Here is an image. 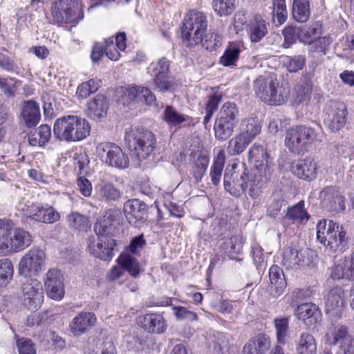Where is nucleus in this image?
Listing matches in <instances>:
<instances>
[{
	"label": "nucleus",
	"instance_id": "obj_17",
	"mask_svg": "<svg viewBox=\"0 0 354 354\" xmlns=\"http://www.w3.org/2000/svg\"><path fill=\"white\" fill-rule=\"evenodd\" d=\"M321 205L331 212H337L345 209L344 198L334 187H327L319 193Z\"/></svg>",
	"mask_w": 354,
	"mask_h": 354
},
{
	"label": "nucleus",
	"instance_id": "obj_21",
	"mask_svg": "<svg viewBox=\"0 0 354 354\" xmlns=\"http://www.w3.org/2000/svg\"><path fill=\"white\" fill-rule=\"evenodd\" d=\"M317 165L311 158L297 160L292 167L293 174L299 178L311 181L317 178Z\"/></svg>",
	"mask_w": 354,
	"mask_h": 354
},
{
	"label": "nucleus",
	"instance_id": "obj_60",
	"mask_svg": "<svg viewBox=\"0 0 354 354\" xmlns=\"http://www.w3.org/2000/svg\"><path fill=\"white\" fill-rule=\"evenodd\" d=\"M289 320L287 317L277 318L274 319V326L277 330V337L279 343H285V338L288 332Z\"/></svg>",
	"mask_w": 354,
	"mask_h": 354
},
{
	"label": "nucleus",
	"instance_id": "obj_9",
	"mask_svg": "<svg viewBox=\"0 0 354 354\" xmlns=\"http://www.w3.org/2000/svg\"><path fill=\"white\" fill-rule=\"evenodd\" d=\"M100 160L110 167L118 169L128 167L129 161L122 149L113 142H101L96 147Z\"/></svg>",
	"mask_w": 354,
	"mask_h": 354
},
{
	"label": "nucleus",
	"instance_id": "obj_54",
	"mask_svg": "<svg viewBox=\"0 0 354 354\" xmlns=\"http://www.w3.org/2000/svg\"><path fill=\"white\" fill-rule=\"evenodd\" d=\"M187 115L180 114L171 106H167L164 111L165 120L170 125L176 127L188 119Z\"/></svg>",
	"mask_w": 354,
	"mask_h": 354
},
{
	"label": "nucleus",
	"instance_id": "obj_42",
	"mask_svg": "<svg viewBox=\"0 0 354 354\" xmlns=\"http://www.w3.org/2000/svg\"><path fill=\"white\" fill-rule=\"evenodd\" d=\"M297 350L298 354H316L317 346L314 337L308 333H302L298 340Z\"/></svg>",
	"mask_w": 354,
	"mask_h": 354
},
{
	"label": "nucleus",
	"instance_id": "obj_13",
	"mask_svg": "<svg viewBox=\"0 0 354 354\" xmlns=\"http://www.w3.org/2000/svg\"><path fill=\"white\" fill-rule=\"evenodd\" d=\"M115 246V240L104 235L90 236L87 240V248L89 252L104 261L112 258Z\"/></svg>",
	"mask_w": 354,
	"mask_h": 354
},
{
	"label": "nucleus",
	"instance_id": "obj_62",
	"mask_svg": "<svg viewBox=\"0 0 354 354\" xmlns=\"http://www.w3.org/2000/svg\"><path fill=\"white\" fill-rule=\"evenodd\" d=\"M234 301L221 299L212 302V308L221 314H231L234 309Z\"/></svg>",
	"mask_w": 354,
	"mask_h": 354
},
{
	"label": "nucleus",
	"instance_id": "obj_4",
	"mask_svg": "<svg viewBox=\"0 0 354 354\" xmlns=\"http://www.w3.org/2000/svg\"><path fill=\"white\" fill-rule=\"evenodd\" d=\"M125 144L129 149L139 159L147 158L154 151L156 145L155 135L143 129H131L126 133Z\"/></svg>",
	"mask_w": 354,
	"mask_h": 354
},
{
	"label": "nucleus",
	"instance_id": "obj_26",
	"mask_svg": "<svg viewBox=\"0 0 354 354\" xmlns=\"http://www.w3.org/2000/svg\"><path fill=\"white\" fill-rule=\"evenodd\" d=\"M30 218L37 222L51 224L59 221L60 215L52 206H35L30 209Z\"/></svg>",
	"mask_w": 354,
	"mask_h": 354
},
{
	"label": "nucleus",
	"instance_id": "obj_3",
	"mask_svg": "<svg viewBox=\"0 0 354 354\" xmlns=\"http://www.w3.org/2000/svg\"><path fill=\"white\" fill-rule=\"evenodd\" d=\"M256 95L269 105H281L286 101V88L272 75L260 76L254 82Z\"/></svg>",
	"mask_w": 354,
	"mask_h": 354
},
{
	"label": "nucleus",
	"instance_id": "obj_63",
	"mask_svg": "<svg viewBox=\"0 0 354 354\" xmlns=\"http://www.w3.org/2000/svg\"><path fill=\"white\" fill-rule=\"evenodd\" d=\"M99 339L97 346L101 350V354H116V348L111 337L104 336Z\"/></svg>",
	"mask_w": 354,
	"mask_h": 354
},
{
	"label": "nucleus",
	"instance_id": "obj_8",
	"mask_svg": "<svg viewBox=\"0 0 354 354\" xmlns=\"http://www.w3.org/2000/svg\"><path fill=\"white\" fill-rule=\"evenodd\" d=\"M248 159L254 164L251 171L260 178L257 184H266L272 173L266 151L261 145L254 144L248 152Z\"/></svg>",
	"mask_w": 354,
	"mask_h": 354
},
{
	"label": "nucleus",
	"instance_id": "obj_43",
	"mask_svg": "<svg viewBox=\"0 0 354 354\" xmlns=\"http://www.w3.org/2000/svg\"><path fill=\"white\" fill-rule=\"evenodd\" d=\"M70 228L79 232H86L91 228L88 218L78 212H72L67 216Z\"/></svg>",
	"mask_w": 354,
	"mask_h": 354
},
{
	"label": "nucleus",
	"instance_id": "obj_16",
	"mask_svg": "<svg viewBox=\"0 0 354 354\" xmlns=\"http://www.w3.org/2000/svg\"><path fill=\"white\" fill-rule=\"evenodd\" d=\"M344 307V292L341 287H334L328 292L325 299L326 313L331 320L342 317Z\"/></svg>",
	"mask_w": 354,
	"mask_h": 354
},
{
	"label": "nucleus",
	"instance_id": "obj_49",
	"mask_svg": "<svg viewBox=\"0 0 354 354\" xmlns=\"http://www.w3.org/2000/svg\"><path fill=\"white\" fill-rule=\"evenodd\" d=\"M295 313L299 319L317 320L316 316L319 314V312L317 307L314 304L305 303L298 306Z\"/></svg>",
	"mask_w": 354,
	"mask_h": 354
},
{
	"label": "nucleus",
	"instance_id": "obj_7",
	"mask_svg": "<svg viewBox=\"0 0 354 354\" xmlns=\"http://www.w3.org/2000/svg\"><path fill=\"white\" fill-rule=\"evenodd\" d=\"M53 22L59 25L77 24L84 17L79 0H57L51 6Z\"/></svg>",
	"mask_w": 354,
	"mask_h": 354
},
{
	"label": "nucleus",
	"instance_id": "obj_15",
	"mask_svg": "<svg viewBox=\"0 0 354 354\" xmlns=\"http://www.w3.org/2000/svg\"><path fill=\"white\" fill-rule=\"evenodd\" d=\"M44 286L48 295L54 300H60L64 296V276L61 270L51 268L44 278Z\"/></svg>",
	"mask_w": 354,
	"mask_h": 354
},
{
	"label": "nucleus",
	"instance_id": "obj_53",
	"mask_svg": "<svg viewBox=\"0 0 354 354\" xmlns=\"http://www.w3.org/2000/svg\"><path fill=\"white\" fill-rule=\"evenodd\" d=\"M16 346L19 354H37L36 344L32 339L27 337H21L15 334Z\"/></svg>",
	"mask_w": 354,
	"mask_h": 354
},
{
	"label": "nucleus",
	"instance_id": "obj_14",
	"mask_svg": "<svg viewBox=\"0 0 354 354\" xmlns=\"http://www.w3.org/2000/svg\"><path fill=\"white\" fill-rule=\"evenodd\" d=\"M24 304L30 310H36L43 302V289L37 279L26 278L21 287Z\"/></svg>",
	"mask_w": 354,
	"mask_h": 354
},
{
	"label": "nucleus",
	"instance_id": "obj_56",
	"mask_svg": "<svg viewBox=\"0 0 354 354\" xmlns=\"http://www.w3.org/2000/svg\"><path fill=\"white\" fill-rule=\"evenodd\" d=\"M235 0H213L212 6L219 16L230 15L234 9Z\"/></svg>",
	"mask_w": 354,
	"mask_h": 354
},
{
	"label": "nucleus",
	"instance_id": "obj_33",
	"mask_svg": "<svg viewBox=\"0 0 354 354\" xmlns=\"http://www.w3.org/2000/svg\"><path fill=\"white\" fill-rule=\"evenodd\" d=\"M330 277L333 279H354V261L344 259L335 265L331 270Z\"/></svg>",
	"mask_w": 354,
	"mask_h": 354
},
{
	"label": "nucleus",
	"instance_id": "obj_51",
	"mask_svg": "<svg viewBox=\"0 0 354 354\" xmlns=\"http://www.w3.org/2000/svg\"><path fill=\"white\" fill-rule=\"evenodd\" d=\"M169 68V61L165 57H162L158 62H152L148 69L151 76H161L170 75Z\"/></svg>",
	"mask_w": 354,
	"mask_h": 354
},
{
	"label": "nucleus",
	"instance_id": "obj_58",
	"mask_svg": "<svg viewBox=\"0 0 354 354\" xmlns=\"http://www.w3.org/2000/svg\"><path fill=\"white\" fill-rule=\"evenodd\" d=\"M243 247V242L239 236H232L225 243V250L232 258L241 253Z\"/></svg>",
	"mask_w": 354,
	"mask_h": 354
},
{
	"label": "nucleus",
	"instance_id": "obj_1",
	"mask_svg": "<svg viewBox=\"0 0 354 354\" xmlns=\"http://www.w3.org/2000/svg\"><path fill=\"white\" fill-rule=\"evenodd\" d=\"M260 178L246 168L245 164L233 165L224 174L223 184L225 190L235 197H239L248 189V194L253 198H257L261 189L266 184L257 185Z\"/></svg>",
	"mask_w": 354,
	"mask_h": 354
},
{
	"label": "nucleus",
	"instance_id": "obj_50",
	"mask_svg": "<svg viewBox=\"0 0 354 354\" xmlns=\"http://www.w3.org/2000/svg\"><path fill=\"white\" fill-rule=\"evenodd\" d=\"M14 274V267L8 259L0 260V286H6L12 280Z\"/></svg>",
	"mask_w": 354,
	"mask_h": 354
},
{
	"label": "nucleus",
	"instance_id": "obj_32",
	"mask_svg": "<svg viewBox=\"0 0 354 354\" xmlns=\"http://www.w3.org/2000/svg\"><path fill=\"white\" fill-rule=\"evenodd\" d=\"M71 132L73 137L71 141H80L86 138L90 133L91 127L85 119L76 115H71Z\"/></svg>",
	"mask_w": 354,
	"mask_h": 354
},
{
	"label": "nucleus",
	"instance_id": "obj_6",
	"mask_svg": "<svg viewBox=\"0 0 354 354\" xmlns=\"http://www.w3.org/2000/svg\"><path fill=\"white\" fill-rule=\"evenodd\" d=\"M239 110L234 102L224 103L214 123L215 138L222 141L228 139L239 123Z\"/></svg>",
	"mask_w": 354,
	"mask_h": 354
},
{
	"label": "nucleus",
	"instance_id": "obj_40",
	"mask_svg": "<svg viewBox=\"0 0 354 354\" xmlns=\"http://www.w3.org/2000/svg\"><path fill=\"white\" fill-rule=\"evenodd\" d=\"M152 77L151 84L155 91L161 93L174 92L177 87L176 82L170 75L161 76L156 75Z\"/></svg>",
	"mask_w": 354,
	"mask_h": 354
},
{
	"label": "nucleus",
	"instance_id": "obj_2",
	"mask_svg": "<svg viewBox=\"0 0 354 354\" xmlns=\"http://www.w3.org/2000/svg\"><path fill=\"white\" fill-rule=\"evenodd\" d=\"M317 239L329 252H343L348 245L346 232L334 221L322 220L317 225Z\"/></svg>",
	"mask_w": 354,
	"mask_h": 354
},
{
	"label": "nucleus",
	"instance_id": "obj_41",
	"mask_svg": "<svg viewBox=\"0 0 354 354\" xmlns=\"http://www.w3.org/2000/svg\"><path fill=\"white\" fill-rule=\"evenodd\" d=\"M286 217L291 220L292 223L300 224L306 223L310 218V215L304 208V201H301L297 204L289 207Z\"/></svg>",
	"mask_w": 354,
	"mask_h": 354
},
{
	"label": "nucleus",
	"instance_id": "obj_57",
	"mask_svg": "<svg viewBox=\"0 0 354 354\" xmlns=\"http://www.w3.org/2000/svg\"><path fill=\"white\" fill-rule=\"evenodd\" d=\"M284 37L283 46L289 48L296 43L297 39L299 40V28L293 26H286L282 31Z\"/></svg>",
	"mask_w": 354,
	"mask_h": 354
},
{
	"label": "nucleus",
	"instance_id": "obj_55",
	"mask_svg": "<svg viewBox=\"0 0 354 354\" xmlns=\"http://www.w3.org/2000/svg\"><path fill=\"white\" fill-rule=\"evenodd\" d=\"M240 53V50L236 46L227 48L223 56L221 57L219 63L224 66H230L235 64Z\"/></svg>",
	"mask_w": 354,
	"mask_h": 354
},
{
	"label": "nucleus",
	"instance_id": "obj_64",
	"mask_svg": "<svg viewBox=\"0 0 354 354\" xmlns=\"http://www.w3.org/2000/svg\"><path fill=\"white\" fill-rule=\"evenodd\" d=\"M305 62L304 56L297 55L295 57H288L284 64L289 72L293 73L301 69Z\"/></svg>",
	"mask_w": 354,
	"mask_h": 354
},
{
	"label": "nucleus",
	"instance_id": "obj_45",
	"mask_svg": "<svg viewBox=\"0 0 354 354\" xmlns=\"http://www.w3.org/2000/svg\"><path fill=\"white\" fill-rule=\"evenodd\" d=\"M303 261V256L301 252L292 247H288L284 249L282 263L286 266L287 268H295Z\"/></svg>",
	"mask_w": 354,
	"mask_h": 354
},
{
	"label": "nucleus",
	"instance_id": "obj_12",
	"mask_svg": "<svg viewBox=\"0 0 354 354\" xmlns=\"http://www.w3.org/2000/svg\"><path fill=\"white\" fill-rule=\"evenodd\" d=\"M149 206L138 198L127 200L123 205V212L128 223L140 228L148 219Z\"/></svg>",
	"mask_w": 354,
	"mask_h": 354
},
{
	"label": "nucleus",
	"instance_id": "obj_25",
	"mask_svg": "<svg viewBox=\"0 0 354 354\" xmlns=\"http://www.w3.org/2000/svg\"><path fill=\"white\" fill-rule=\"evenodd\" d=\"M21 117L28 128L37 126L41 118L39 104L33 100L25 101L21 108Z\"/></svg>",
	"mask_w": 354,
	"mask_h": 354
},
{
	"label": "nucleus",
	"instance_id": "obj_34",
	"mask_svg": "<svg viewBox=\"0 0 354 354\" xmlns=\"http://www.w3.org/2000/svg\"><path fill=\"white\" fill-rule=\"evenodd\" d=\"M209 345L212 348L214 354H228L230 350V344L225 335L221 332H214L209 334Z\"/></svg>",
	"mask_w": 354,
	"mask_h": 354
},
{
	"label": "nucleus",
	"instance_id": "obj_30",
	"mask_svg": "<svg viewBox=\"0 0 354 354\" xmlns=\"http://www.w3.org/2000/svg\"><path fill=\"white\" fill-rule=\"evenodd\" d=\"M88 115L94 120L104 118L109 109L107 98L103 95H96L88 102Z\"/></svg>",
	"mask_w": 354,
	"mask_h": 354
},
{
	"label": "nucleus",
	"instance_id": "obj_52",
	"mask_svg": "<svg viewBox=\"0 0 354 354\" xmlns=\"http://www.w3.org/2000/svg\"><path fill=\"white\" fill-rule=\"evenodd\" d=\"M209 164V158L207 156L200 154L192 167V174L196 183L200 182L207 171Z\"/></svg>",
	"mask_w": 354,
	"mask_h": 354
},
{
	"label": "nucleus",
	"instance_id": "obj_19",
	"mask_svg": "<svg viewBox=\"0 0 354 354\" xmlns=\"http://www.w3.org/2000/svg\"><path fill=\"white\" fill-rule=\"evenodd\" d=\"M96 320L94 313L82 311L71 321L70 324L71 331L75 336H80L93 326Z\"/></svg>",
	"mask_w": 354,
	"mask_h": 354
},
{
	"label": "nucleus",
	"instance_id": "obj_35",
	"mask_svg": "<svg viewBox=\"0 0 354 354\" xmlns=\"http://www.w3.org/2000/svg\"><path fill=\"white\" fill-rule=\"evenodd\" d=\"M71 115L64 116L56 120L54 124L53 133L55 136L59 140L71 141Z\"/></svg>",
	"mask_w": 354,
	"mask_h": 354
},
{
	"label": "nucleus",
	"instance_id": "obj_22",
	"mask_svg": "<svg viewBox=\"0 0 354 354\" xmlns=\"http://www.w3.org/2000/svg\"><path fill=\"white\" fill-rule=\"evenodd\" d=\"M312 91L311 75L306 73L301 77L299 83L295 87L294 105L296 107L300 105H307L310 101Z\"/></svg>",
	"mask_w": 354,
	"mask_h": 354
},
{
	"label": "nucleus",
	"instance_id": "obj_18",
	"mask_svg": "<svg viewBox=\"0 0 354 354\" xmlns=\"http://www.w3.org/2000/svg\"><path fill=\"white\" fill-rule=\"evenodd\" d=\"M269 277L270 283L267 291L271 297L277 298L283 294L287 285L282 269L277 265L272 266Z\"/></svg>",
	"mask_w": 354,
	"mask_h": 354
},
{
	"label": "nucleus",
	"instance_id": "obj_23",
	"mask_svg": "<svg viewBox=\"0 0 354 354\" xmlns=\"http://www.w3.org/2000/svg\"><path fill=\"white\" fill-rule=\"evenodd\" d=\"M141 327L147 333L160 334L167 327L163 316L158 313H148L140 318Z\"/></svg>",
	"mask_w": 354,
	"mask_h": 354
},
{
	"label": "nucleus",
	"instance_id": "obj_47",
	"mask_svg": "<svg viewBox=\"0 0 354 354\" xmlns=\"http://www.w3.org/2000/svg\"><path fill=\"white\" fill-rule=\"evenodd\" d=\"M241 132L240 134H243V136L250 138L252 141L260 133L261 126L255 118H248L241 122Z\"/></svg>",
	"mask_w": 354,
	"mask_h": 354
},
{
	"label": "nucleus",
	"instance_id": "obj_37",
	"mask_svg": "<svg viewBox=\"0 0 354 354\" xmlns=\"http://www.w3.org/2000/svg\"><path fill=\"white\" fill-rule=\"evenodd\" d=\"M122 192L112 183L99 185L97 195L101 201L106 203L118 201L122 197Z\"/></svg>",
	"mask_w": 354,
	"mask_h": 354
},
{
	"label": "nucleus",
	"instance_id": "obj_29",
	"mask_svg": "<svg viewBox=\"0 0 354 354\" xmlns=\"http://www.w3.org/2000/svg\"><path fill=\"white\" fill-rule=\"evenodd\" d=\"M333 321H335V319H333L332 322ZM351 336L346 326L339 324H335L332 323L326 333L325 338L326 342L328 345L335 346L337 344L341 345L342 343L348 340Z\"/></svg>",
	"mask_w": 354,
	"mask_h": 354
},
{
	"label": "nucleus",
	"instance_id": "obj_38",
	"mask_svg": "<svg viewBox=\"0 0 354 354\" xmlns=\"http://www.w3.org/2000/svg\"><path fill=\"white\" fill-rule=\"evenodd\" d=\"M118 262L132 277H136L140 272V263L133 254L123 252L118 258Z\"/></svg>",
	"mask_w": 354,
	"mask_h": 354
},
{
	"label": "nucleus",
	"instance_id": "obj_28",
	"mask_svg": "<svg viewBox=\"0 0 354 354\" xmlns=\"http://www.w3.org/2000/svg\"><path fill=\"white\" fill-rule=\"evenodd\" d=\"M270 339L259 334L250 339L243 347L244 354H265L270 348Z\"/></svg>",
	"mask_w": 354,
	"mask_h": 354
},
{
	"label": "nucleus",
	"instance_id": "obj_48",
	"mask_svg": "<svg viewBox=\"0 0 354 354\" xmlns=\"http://www.w3.org/2000/svg\"><path fill=\"white\" fill-rule=\"evenodd\" d=\"M204 35L196 32V30H192L191 29L186 28L185 26H183L181 29V37L183 43L187 47L195 46L203 41L204 39Z\"/></svg>",
	"mask_w": 354,
	"mask_h": 354
},
{
	"label": "nucleus",
	"instance_id": "obj_5",
	"mask_svg": "<svg viewBox=\"0 0 354 354\" xmlns=\"http://www.w3.org/2000/svg\"><path fill=\"white\" fill-rule=\"evenodd\" d=\"M317 130L313 127L299 125L286 133V145L294 153L304 154L313 143L318 140Z\"/></svg>",
	"mask_w": 354,
	"mask_h": 354
},
{
	"label": "nucleus",
	"instance_id": "obj_36",
	"mask_svg": "<svg viewBox=\"0 0 354 354\" xmlns=\"http://www.w3.org/2000/svg\"><path fill=\"white\" fill-rule=\"evenodd\" d=\"M299 28V41L304 44H309L322 35V25L318 22H314L310 26H303Z\"/></svg>",
	"mask_w": 354,
	"mask_h": 354
},
{
	"label": "nucleus",
	"instance_id": "obj_24",
	"mask_svg": "<svg viewBox=\"0 0 354 354\" xmlns=\"http://www.w3.org/2000/svg\"><path fill=\"white\" fill-rule=\"evenodd\" d=\"M120 212L115 209H109L105 212L102 218L95 223L94 230L97 235H104L111 237L114 232V223L117 222Z\"/></svg>",
	"mask_w": 354,
	"mask_h": 354
},
{
	"label": "nucleus",
	"instance_id": "obj_44",
	"mask_svg": "<svg viewBox=\"0 0 354 354\" xmlns=\"http://www.w3.org/2000/svg\"><path fill=\"white\" fill-rule=\"evenodd\" d=\"M251 142L250 138L239 133L228 142L227 151L230 156L241 154Z\"/></svg>",
	"mask_w": 354,
	"mask_h": 354
},
{
	"label": "nucleus",
	"instance_id": "obj_10",
	"mask_svg": "<svg viewBox=\"0 0 354 354\" xmlns=\"http://www.w3.org/2000/svg\"><path fill=\"white\" fill-rule=\"evenodd\" d=\"M46 260L44 252L40 249L29 250L21 259L19 273L25 277L36 276L42 269Z\"/></svg>",
	"mask_w": 354,
	"mask_h": 354
},
{
	"label": "nucleus",
	"instance_id": "obj_61",
	"mask_svg": "<svg viewBox=\"0 0 354 354\" xmlns=\"http://www.w3.org/2000/svg\"><path fill=\"white\" fill-rule=\"evenodd\" d=\"M222 37L217 33L206 35L205 40L201 43L202 46L209 51L216 50L221 46Z\"/></svg>",
	"mask_w": 354,
	"mask_h": 354
},
{
	"label": "nucleus",
	"instance_id": "obj_27",
	"mask_svg": "<svg viewBox=\"0 0 354 354\" xmlns=\"http://www.w3.org/2000/svg\"><path fill=\"white\" fill-rule=\"evenodd\" d=\"M183 26L205 35L207 29V17L201 12L192 10L185 17Z\"/></svg>",
	"mask_w": 354,
	"mask_h": 354
},
{
	"label": "nucleus",
	"instance_id": "obj_39",
	"mask_svg": "<svg viewBox=\"0 0 354 354\" xmlns=\"http://www.w3.org/2000/svg\"><path fill=\"white\" fill-rule=\"evenodd\" d=\"M292 15L293 19L299 23L306 22L310 16L308 0H294Z\"/></svg>",
	"mask_w": 354,
	"mask_h": 354
},
{
	"label": "nucleus",
	"instance_id": "obj_31",
	"mask_svg": "<svg viewBox=\"0 0 354 354\" xmlns=\"http://www.w3.org/2000/svg\"><path fill=\"white\" fill-rule=\"evenodd\" d=\"M268 24L261 15L254 17L247 29L252 42L260 41L268 34Z\"/></svg>",
	"mask_w": 354,
	"mask_h": 354
},
{
	"label": "nucleus",
	"instance_id": "obj_11",
	"mask_svg": "<svg viewBox=\"0 0 354 354\" xmlns=\"http://www.w3.org/2000/svg\"><path fill=\"white\" fill-rule=\"evenodd\" d=\"M348 111L342 102L330 101L325 108L324 122L332 132H337L346 124Z\"/></svg>",
	"mask_w": 354,
	"mask_h": 354
},
{
	"label": "nucleus",
	"instance_id": "obj_46",
	"mask_svg": "<svg viewBox=\"0 0 354 354\" xmlns=\"http://www.w3.org/2000/svg\"><path fill=\"white\" fill-rule=\"evenodd\" d=\"M272 21L277 25H281L287 20L288 10L286 0H272Z\"/></svg>",
	"mask_w": 354,
	"mask_h": 354
},
{
	"label": "nucleus",
	"instance_id": "obj_20",
	"mask_svg": "<svg viewBox=\"0 0 354 354\" xmlns=\"http://www.w3.org/2000/svg\"><path fill=\"white\" fill-rule=\"evenodd\" d=\"M2 238L5 241L10 242V248L13 252L23 250L32 243L31 235L26 231L16 228L12 233L10 230L8 234H3Z\"/></svg>",
	"mask_w": 354,
	"mask_h": 354
},
{
	"label": "nucleus",
	"instance_id": "obj_59",
	"mask_svg": "<svg viewBox=\"0 0 354 354\" xmlns=\"http://www.w3.org/2000/svg\"><path fill=\"white\" fill-rule=\"evenodd\" d=\"M99 85L95 81L89 80L78 86L76 93L79 98L86 99L91 94L95 93Z\"/></svg>",
	"mask_w": 354,
	"mask_h": 354
}]
</instances>
